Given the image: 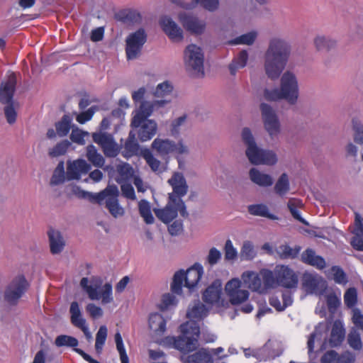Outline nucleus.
Here are the masks:
<instances>
[{
    "label": "nucleus",
    "mask_w": 363,
    "mask_h": 363,
    "mask_svg": "<svg viewBox=\"0 0 363 363\" xmlns=\"http://www.w3.org/2000/svg\"><path fill=\"white\" fill-rule=\"evenodd\" d=\"M88 160L92 163V164L97 167H101L104 166L105 160L103 156L98 152L96 147L93 145H89L86 147V155Z\"/></svg>",
    "instance_id": "nucleus-44"
},
{
    "label": "nucleus",
    "mask_w": 363,
    "mask_h": 363,
    "mask_svg": "<svg viewBox=\"0 0 363 363\" xmlns=\"http://www.w3.org/2000/svg\"><path fill=\"white\" fill-rule=\"evenodd\" d=\"M179 19L182 26L192 33L201 34L206 28V23L194 16L181 13Z\"/></svg>",
    "instance_id": "nucleus-24"
},
{
    "label": "nucleus",
    "mask_w": 363,
    "mask_h": 363,
    "mask_svg": "<svg viewBox=\"0 0 363 363\" xmlns=\"http://www.w3.org/2000/svg\"><path fill=\"white\" fill-rule=\"evenodd\" d=\"M241 278L250 289L259 294H264L262 279L257 273L247 271L242 273Z\"/></svg>",
    "instance_id": "nucleus-30"
},
{
    "label": "nucleus",
    "mask_w": 363,
    "mask_h": 363,
    "mask_svg": "<svg viewBox=\"0 0 363 363\" xmlns=\"http://www.w3.org/2000/svg\"><path fill=\"white\" fill-rule=\"evenodd\" d=\"M16 84V77L11 75L6 82L1 83L0 87V102L6 105L4 111L6 121L9 124H13L17 117L13 101Z\"/></svg>",
    "instance_id": "nucleus-8"
},
{
    "label": "nucleus",
    "mask_w": 363,
    "mask_h": 363,
    "mask_svg": "<svg viewBox=\"0 0 363 363\" xmlns=\"http://www.w3.org/2000/svg\"><path fill=\"white\" fill-rule=\"evenodd\" d=\"M72 121V117L65 114L62 116L60 121L56 123V132L60 137L66 136L69 133L71 128Z\"/></svg>",
    "instance_id": "nucleus-47"
},
{
    "label": "nucleus",
    "mask_w": 363,
    "mask_h": 363,
    "mask_svg": "<svg viewBox=\"0 0 363 363\" xmlns=\"http://www.w3.org/2000/svg\"><path fill=\"white\" fill-rule=\"evenodd\" d=\"M70 145L71 143L67 140L61 141L49 150V155L52 157L63 155L67 152Z\"/></svg>",
    "instance_id": "nucleus-56"
},
{
    "label": "nucleus",
    "mask_w": 363,
    "mask_h": 363,
    "mask_svg": "<svg viewBox=\"0 0 363 363\" xmlns=\"http://www.w3.org/2000/svg\"><path fill=\"white\" fill-rule=\"evenodd\" d=\"M242 138L247 145L246 155L252 164L273 165L277 162L276 154L272 151L259 148L248 128L242 129Z\"/></svg>",
    "instance_id": "nucleus-5"
},
{
    "label": "nucleus",
    "mask_w": 363,
    "mask_h": 363,
    "mask_svg": "<svg viewBox=\"0 0 363 363\" xmlns=\"http://www.w3.org/2000/svg\"><path fill=\"white\" fill-rule=\"evenodd\" d=\"M89 279L83 277L80 281V286L83 290L87 294L88 297L92 300H101V303L104 305L112 303L113 301V286L112 284L107 282L104 284L101 288L102 280L101 279L91 280V284H89Z\"/></svg>",
    "instance_id": "nucleus-7"
},
{
    "label": "nucleus",
    "mask_w": 363,
    "mask_h": 363,
    "mask_svg": "<svg viewBox=\"0 0 363 363\" xmlns=\"http://www.w3.org/2000/svg\"><path fill=\"white\" fill-rule=\"evenodd\" d=\"M185 363H213L211 354L205 349H201L196 352L187 356Z\"/></svg>",
    "instance_id": "nucleus-40"
},
{
    "label": "nucleus",
    "mask_w": 363,
    "mask_h": 363,
    "mask_svg": "<svg viewBox=\"0 0 363 363\" xmlns=\"http://www.w3.org/2000/svg\"><path fill=\"white\" fill-rule=\"evenodd\" d=\"M354 215L355 228L353 231L354 236L351 241V245L355 250L363 251V218L357 212Z\"/></svg>",
    "instance_id": "nucleus-29"
},
{
    "label": "nucleus",
    "mask_w": 363,
    "mask_h": 363,
    "mask_svg": "<svg viewBox=\"0 0 363 363\" xmlns=\"http://www.w3.org/2000/svg\"><path fill=\"white\" fill-rule=\"evenodd\" d=\"M142 156L153 172H162L160 169V161L153 155L150 150L147 148L143 150L142 151Z\"/></svg>",
    "instance_id": "nucleus-53"
},
{
    "label": "nucleus",
    "mask_w": 363,
    "mask_h": 363,
    "mask_svg": "<svg viewBox=\"0 0 363 363\" xmlns=\"http://www.w3.org/2000/svg\"><path fill=\"white\" fill-rule=\"evenodd\" d=\"M208 314V309L198 301L192 308H189L187 311V316L191 319H199L201 320Z\"/></svg>",
    "instance_id": "nucleus-46"
},
{
    "label": "nucleus",
    "mask_w": 363,
    "mask_h": 363,
    "mask_svg": "<svg viewBox=\"0 0 363 363\" xmlns=\"http://www.w3.org/2000/svg\"><path fill=\"white\" fill-rule=\"evenodd\" d=\"M222 296V282L215 280L203 293V301L209 305L218 304Z\"/></svg>",
    "instance_id": "nucleus-26"
},
{
    "label": "nucleus",
    "mask_w": 363,
    "mask_h": 363,
    "mask_svg": "<svg viewBox=\"0 0 363 363\" xmlns=\"http://www.w3.org/2000/svg\"><path fill=\"white\" fill-rule=\"evenodd\" d=\"M172 4L184 9L190 10L200 4L202 7L208 11H214L218 9L219 0H191L190 2H186L185 0H169Z\"/></svg>",
    "instance_id": "nucleus-27"
},
{
    "label": "nucleus",
    "mask_w": 363,
    "mask_h": 363,
    "mask_svg": "<svg viewBox=\"0 0 363 363\" xmlns=\"http://www.w3.org/2000/svg\"><path fill=\"white\" fill-rule=\"evenodd\" d=\"M55 344L58 347H72L75 352L82 356V358L89 363H100L99 361L93 359L89 354H86L82 350L77 348L79 341L74 337L67 335H60L55 338Z\"/></svg>",
    "instance_id": "nucleus-22"
},
{
    "label": "nucleus",
    "mask_w": 363,
    "mask_h": 363,
    "mask_svg": "<svg viewBox=\"0 0 363 363\" xmlns=\"http://www.w3.org/2000/svg\"><path fill=\"white\" fill-rule=\"evenodd\" d=\"M325 300L329 312L334 314L341 304V291L337 289L325 295Z\"/></svg>",
    "instance_id": "nucleus-42"
},
{
    "label": "nucleus",
    "mask_w": 363,
    "mask_h": 363,
    "mask_svg": "<svg viewBox=\"0 0 363 363\" xmlns=\"http://www.w3.org/2000/svg\"><path fill=\"white\" fill-rule=\"evenodd\" d=\"M250 214L255 216L267 218L272 220H279V217L269 212V208L264 203L250 205L247 207Z\"/></svg>",
    "instance_id": "nucleus-36"
},
{
    "label": "nucleus",
    "mask_w": 363,
    "mask_h": 363,
    "mask_svg": "<svg viewBox=\"0 0 363 363\" xmlns=\"http://www.w3.org/2000/svg\"><path fill=\"white\" fill-rule=\"evenodd\" d=\"M180 335L167 337L166 342L183 353L194 351L198 347L200 327L196 321H187L180 325Z\"/></svg>",
    "instance_id": "nucleus-3"
},
{
    "label": "nucleus",
    "mask_w": 363,
    "mask_h": 363,
    "mask_svg": "<svg viewBox=\"0 0 363 363\" xmlns=\"http://www.w3.org/2000/svg\"><path fill=\"white\" fill-rule=\"evenodd\" d=\"M184 61L186 68L194 74L203 76V53L200 47L194 44L188 45L184 51Z\"/></svg>",
    "instance_id": "nucleus-10"
},
{
    "label": "nucleus",
    "mask_w": 363,
    "mask_h": 363,
    "mask_svg": "<svg viewBox=\"0 0 363 363\" xmlns=\"http://www.w3.org/2000/svg\"><path fill=\"white\" fill-rule=\"evenodd\" d=\"M155 216L164 223H169L177 217L179 213L183 218H187L189 213L185 204L180 205L179 202L168 199L167 205L163 208H155Z\"/></svg>",
    "instance_id": "nucleus-14"
},
{
    "label": "nucleus",
    "mask_w": 363,
    "mask_h": 363,
    "mask_svg": "<svg viewBox=\"0 0 363 363\" xmlns=\"http://www.w3.org/2000/svg\"><path fill=\"white\" fill-rule=\"evenodd\" d=\"M256 255L252 243L250 241L244 242L240 250V256L242 259L251 260Z\"/></svg>",
    "instance_id": "nucleus-59"
},
{
    "label": "nucleus",
    "mask_w": 363,
    "mask_h": 363,
    "mask_svg": "<svg viewBox=\"0 0 363 363\" xmlns=\"http://www.w3.org/2000/svg\"><path fill=\"white\" fill-rule=\"evenodd\" d=\"M248 60V54L246 50L240 51L228 65L231 75H235L238 70L245 67Z\"/></svg>",
    "instance_id": "nucleus-38"
},
{
    "label": "nucleus",
    "mask_w": 363,
    "mask_h": 363,
    "mask_svg": "<svg viewBox=\"0 0 363 363\" xmlns=\"http://www.w3.org/2000/svg\"><path fill=\"white\" fill-rule=\"evenodd\" d=\"M71 323L77 328L87 325L86 319L83 317L81 308L77 301L71 303L69 308Z\"/></svg>",
    "instance_id": "nucleus-33"
},
{
    "label": "nucleus",
    "mask_w": 363,
    "mask_h": 363,
    "mask_svg": "<svg viewBox=\"0 0 363 363\" xmlns=\"http://www.w3.org/2000/svg\"><path fill=\"white\" fill-rule=\"evenodd\" d=\"M301 260L304 264L312 266L319 270L323 269L326 266L325 259L320 255H317L315 250L311 248H308L302 252Z\"/></svg>",
    "instance_id": "nucleus-28"
},
{
    "label": "nucleus",
    "mask_w": 363,
    "mask_h": 363,
    "mask_svg": "<svg viewBox=\"0 0 363 363\" xmlns=\"http://www.w3.org/2000/svg\"><path fill=\"white\" fill-rule=\"evenodd\" d=\"M325 329V323L323 322L319 323L315 326L314 330L308 336L307 341V348L309 354L313 352L315 341H319L322 339Z\"/></svg>",
    "instance_id": "nucleus-37"
},
{
    "label": "nucleus",
    "mask_w": 363,
    "mask_h": 363,
    "mask_svg": "<svg viewBox=\"0 0 363 363\" xmlns=\"http://www.w3.org/2000/svg\"><path fill=\"white\" fill-rule=\"evenodd\" d=\"M291 53V45L281 38H273L269 40L264 56V68L267 75L277 79L284 69Z\"/></svg>",
    "instance_id": "nucleus-1"
},
{
    "label": "nucleus",
    "mask_w": 363,
    "mask_h": 363,
    "mask_svg": "<svg viewBox=\"0 0 363 363\" xmlns=\"http://www.w3.org/2000/svg\"><path fill=\"white\" fill-rule=\"evenodd\" d=\"M277 285L286 289H296L298 286V276L288 266H277L274 269Z\"/></svg>",
    "instance_id": "nucleus-20"
},
{
    "label": "nucleus",
    "mask_w": 363,
    "mask_h": 363,
    "mask_svg": "<svg viewBox=\"0 0 363 363\" xmlns=\"http://www.w3.org/2000/svg\"><path fill=\"white\" fill-rule=\"evenodd\" d=\"M163 31L174 42L181 41L183 39L182 28L169 17L164 16L160 21Z\"/></svg>",
    "instance_id": "nucleus-25"
},
{
    "label": "nucleus",
    "mask_w": 363,
    "mask_h": 363,
    "mask_svg": "<svg viewBox=\"0 0 363 363\" xmlns=\"http://www.w3.org/2000/svg\"><path fill=\"white\" fill-rule=\"evenodd\" d=\"M302 205V201L295 198L290 199L287 203V207L294 218L308 225V223L301 216V212L298 210V208L301 207Z\"/></svg>",
    "instance_id": "nucleus-43"
},
{
    "label": "nucleus",
    "mask_w": 363,
    "mask_h": 363,
    "mask_svg": "<svg viewBox=\"0 0 363 363\" xmlns=\"http://www.w3.org/2000/svg\"><path fill=\"white\" fill-rule=\"evenodd\" d=\"M138 209L140 215L143 218L147 224L154 223V217L151 212L150 203L147 200L142 199L139 201Z\"/></svg>",
    "instance_id": "nucleus-48"
},
{
    "label": "nucleus",
    "mask_w": 363,
    "mask_h": 363,
    "mask_svg": "<svg viewBox=\"0 0 363 363\" xmlns=\"http://www.w3.org/2000/svg\"><path fill=\"white\" fill-rule=\"evenodd\" d=\"M260 109L266 130L271 138L277 136L280 131V123L275 111L265 103L261 104Z\"/></svg>",
    "instance_id": "nucleus-18"
},
{
    "label": "nucleus",
    "mask_w": 363,
    "mask_h": 363,
    "mask_svg": "<svg viewBox=\"0 0 363 363\" xmlns=\"http://www.w3.org/2000/svg\"><path fill=\"white\" fill-rule=\"evenodd\" d=\"M151 147L160 155L165 156L170 153L185 155L189 152V149L182 141L175 143L169 139L155 138L152 143Z\"/></svg>",
    "instance_id": "nucleus-15"
},
{
    "label": "nucleus",
    "mask_w": 363,
    "mask_h": 363,
    "mask_svg": "<svg viewBox=\"0 0 363 363\" xmlns=\"http://www.w3.org/2000/svg\"><path fill=\"white\" fill-rule=\"evenodd\" d=\"M346 330L342 320L337 319L332 323L328 343L330 347H338L345 339Z\"/></svg>",
    "instance_id": "nucleus-23"
},
{
    "label": "nucleus",
    "mask_w": 363,
    "mask_h": 363,
    "mask_svg": "<svg viewBox=\"0 0 363 363\" xmlns=\"http://www.w3.org/2000/svg\"><path fill=\"white\" fill-rule=\"evenodd\" d=\"M167 102L166 100H157L153 102L143 101L139 108L135 111L130 125L142 143L150 140L157 133V123L154 120L148 119L154 108L163 106Z\"/></svg>",
    "instance_id": "nucleus-2"
},
{
    "label": "nucleus",
    "mask_w": 363,
    "mask_h": 363,
    "mask_svg": "<svg viewBox=\"0 0 363 363\" xmlns=\"http://www.w3.org/2000/svg\"><path fill=\"white\" fill-rule=\"evenodd\" d=\"M120 20L128 25L140 24L142 21V16L139 11L135 9H126L119 13Z\"/></svg>",
    "instance_id": "nucleus-39"
},
{
    "label": "nucleus",
    "mask_w": 363,
    "mask_h": 363,
    "mask_svg": "<svg viewBox=\"0 0 363 363\" xmlns=\"http://www.w3.org/2000/svg\"><path fill=\"white\" fill-rule=\"evenodd\" d=\"M117 172L118 174V177L116 179V182L118 184L128 182L134 174L133 167L128 163L119 164L117 167Z\"/></svg>",
    "instance_id": "nucleus-45"
},
{
    "label": "nucleus",
    "mask_w": 363,
    "mask_h": 363,
    "mask_svg": "<svg viewBox=\"0 0 363 363\" xmlns=\"http://www.w3.org/2000/svg\"><path fill=\"white\" fill-rule=\"evenodd\" d=\"M290 189V183L289 177L286 173H283L274 186L275 192L280 196H285Z\"/></svg>",
    "instance_id": "nucleus-50"
},
{
    "label": "nucleus",
    "mask_w": 363,
    "mask_h": 363,
    "mask_svg": "<svg viewBox=\"0 0 363 363\" xmlns=\"http://www.w3.org/2000/svg\"><path fill=\"white\" fill-rule=\"evenodd\" d=\"M347 343L354 350H361L362 342L361 335L357 329H352L347 335Z\"/></svg>",
    "instance_id": "nucleus-54"
},
{
    "label": "nucleus",
    "mask_w": 363,
    "mask_h": 363,
    "mask_svg": "<svg viewBox=\"0 0 363 363\" xmlns=\"http://www.w3.org/2000/svg\"><path fill=\"white\" fill-rule=\"evenodd\" d=\"M256 37L257 33L255 32H250L229 41V43L232 45H251L254 43Z\"/></svg>",
    "instance_id": "nucleus-57"
},
{
    "label": "nucleus",
    "mask_w": 363,
    "mask_h": 363,
    "mask_svg": "<svg viewBox=\"0 0 363 363\" xmlns=\"http://www.w3.org/2000/svg\"><path fill=\"white\" fill-rule=\"evenodd\" d=\"M249 175L251 181L258 186L267 187L273 184V179L269 174H264L256 168H252Z\"/></svg>",
    "instance_id": "nucleus-35"
},
{
    "label": "nucleus",
    "mask_w": 363,
    "mask_h": 363,
    "mask_svg": "<svg viewBox=\"0 0 363 363\" xmlns=\"http://www.w3.org/2000/svg\"><path fill=\"white\" fill-rule=\"evenodd\" d=\"M168 183L172 187V192L168 194V199L185 204L182 200L188 191V185L186 179L182 173L176 172L168 180Z\"/></svg>",
    "instance_id": "nucleus-17"
},
{
    "label": "nucleus",
    "mask_w": 363,
    "mask_h": 363,
    "mask_svg": "<svg viewBox=\"0 0 363 363\" xmlns=\"http://www.w3.org/2000/svg\"><path fill=\"white\" fill-rule=\"evenodd\" d=\"M49 242L50 247V252L52 254H58L61 252L65 247V241L58 230L50 229L48 232Z\"/></svg>",
    "instance_id": "nucleus-32"
},
{
    "label": "nucleus",
    "mask_w": 363,
    "mask_h": 363,
    "mask_svg": "<svg viewBox=\"0 0 363 363\" xmlns=\"http://www.w3.org/2000/svg\"><path fill=\"white\" fill-rule=\"evenodd\" d=\"M332 277L336 284L345 285L348 280L345 272L339 266H333L328 271V277Z\"/></svg>",
    "instance_id": "nucleus-52"
},
{
    "label": "nucleus",
    "mask_w": 363,
    "mask_h": 363,
    "mask_svg": "<svg viewBox=\"0 0 363 363\" xmlns=\"http://www.w3.org/2000/svg\"><path fill=\"white\" fill-rule=\"evenodd\" d=\"M177 304L176 297L172 294H165L162 296L161 303L159 307L161 311H165L172 306H175Z\"/></svg>",
    "instance_id": "nucleus-62"
},
{
    "label": "nucleus",
    "mask_w": 363,
    "mask_h": 363,
    "mask_svg": "<svg viewBox=\"0 0 363 363\" xmlns=\"http://www.w3.org/2000/svg\"><path fill=\"white\" fill-rule=\"evenodd\" d=\"M242 282L239 279H233L227 282L225 290L233 305L240 304L249 297V292L241 289Z\"/></svg>",
    "instance_id": "nucleus-19"
},
{
    "label": "nucleus",
    "mask_w": 363,
    "mask_h": 363,
    "mask_svg": "<svg viewBox=\"0 0 363 363\" xmlns=\"http://www.w3.org/2000/svg\"><path fill=\"white\" fill-rule=\"evenodd\" d=\"M135 133L130 131L127 140L123 147L122 155L125 158L138 155L140 149L139 144L135 139Z\"/></svg>",
    "instance_id": "nucleus-34"
},
{
    "label": "nucleus",
    "mask_w": 363,
    "mask_h": 363,
    "mask_svg": "<svg viewBox=\"0 0 363 363\" xmlns=\"http://www.w3.org/2000/svg\"><path fill=\"white\" fill-rule=\"evenodd\" d=\"M301 251V247L296 246L294 248L289 245H281L277 249V253L281 259H294Z\"/></svg>",
    "instance_id": "nucleus-51"
},
{
    "label": "nucleus",
    "mask_w": 363,
    "mask_h": 363,
    "mask_svg": "<svg viewBox=\"0 0 363 363\" xmlns=\"http://www.w3.org/2000/svg\"><path fill=\"white\" fill-rule=\"evenodd\" d=\"M263 293L266 294L269 289H274L277 285V277L273 272L269 269H262L260 272Z\"/></svg>",
    "instance_id": "nucleus-41"
},
{
    "label": "nucleus",
    "mask_w": 363,
    "mask_h": 363,
    "mask_svg": "<svg viewBox=\"0 0 363 363\" xmlns=\"http://www.w3.org/2000/svg\"><path fill=\"white\" fill-rule=\"evenodd\" d=\"M203 274V267L199 263H195L186 272L181 269L177 272L171 284V291L176 294H181L184 281V287L187 288L190 292L194 291L198 286V284Z\"/></svg>",
    "instance_id": "nucleus-6"
},
{
    "label": "nucleus",
    "mask_w": 363,
    "mask_h": 363,
    "mask_svg": "<svg viewBox=\"0 0 363 363\" xmlns=\"http://www.w3.org/2000/svg\"><path fill=\"white\" fill-rule=\"evenodd\" d=\"M352 127L354 132V140L355 143L363 144V125L356 118L352 120Z\"/></svg>",
    "instance_id": "nucleus-64"
},
{
    "label": "nucleus",
    "mask_w": 363,
    "mask_h": 363,
    "mask_svg": "<svg viewBox=\"0 0 363 363\" xmlns=\"http://www.w3.org/2000/svg\"><path fill=\"white\" fill-rule=\"evenodd\" d=\"M314 43L318 50H328L333 47L335 42L325 36H317L314 40Z\"/></svg>",
    "instance_id": "nucleus-61"
},
{
    "label": "nucleus",
    "mask_w": 363,
    "mask_h": 363,
    "mask_svg": "<svg viewBox=\"0 0 363 363\" xmlns=\"http://www.w3.org/2000/svg\"><path fill=\"white\" fill-rule=\"evenodd\" d=\"M67 179L66 172H65L64 162L61 161L58 163L50 179L52 186H57L65 182Z\"/></svg>",
    "instance_id": "nucleus-49"
},
{
    "label": "nucleus",
    "mask_w": 363,
    "mask_h": 363,
    "mask_svg": "<svg viewBox=\"0 0 363 363\" xmlns=\"http://www.w3.org/2000/svg\"><path fill=\"white\" fill-rule=\"evenodd\" d=\"M225 259L227 261L235 260L238 257V251L234 247L232 241L228 239L226 240L224 247Z\"/></svg>",
    "instance_id": "nucleus-63"
},
{
    "label": "nucleus",
    "mask_w": 363,
    "mask_h": 363,
    "mask_svg": "<svg viewBox=\"0 0 363 363\" xmlns=\"http://www.w3.org/2000/svg\"><path fill=\"white\" fill-rule=\"evenodd\" d=\"M149 328L156 335H162L166 330V320L163 316L158 313H153L150 315Z\"/></svg>",
    "instance_id": "nucleus-31"
},
{
    "label": "nucleus",
    "mask_w": 363,
    "mask_h": 363,
    "mask_svg": "<svg viewBox=\"0 0 363 363\" xmlns=\"http://www.w3.org/2000/svg\"><path fill=\"white\" fill-rule=\"evenodd\" d=\"M301 284L307 294L318 296L325 295L328 288L327 281L316 273L305 272L302 276Z\"/></svg>",
    "instance_id": "nucleus-13"
},
{
    "label": "nucleus",
    "mask_w": 363,
    "mask_h": 363,
    "mask_svg": "<svg viewBox=\"0 0 363 363\" xmlns=\"http://www.w3.org/2000/svg\"><path fill=\"white\" fill-rule=\"evenodd\" d=\"M29 288V283L23 274L13 277L4 291V299L10 305L17 304L18 300Z\"/></svg>",
    "instance_id": "nucleus-9"
},
{
    "label": "nucleus",
    "mask_w": 363,
    "mask_h": 363,
    "mask_svg": "<svg viewBox=\"0 0 363 363\" xmlns=\"http://www.w3.org/2000/svg\"><path fill=\"white\" fill-rule=\"evenodd\" d=\"M118 196V189L116 185H108L104 190L98 194L82 191L79 195L83 199L99 204L105 200L106 208L115 218L123 216L125 213L123 208L119 204Z\"/></svg>",
    "instance_id": "nucleus-4"
},
{
    "label": "nucleus",
    "mask_w": 363,
    "mask_h": 363,
    "mask_svg": "<svg viewBox=\"0 0 363 363\" xmlns=\"http://www.w3.org/2000/svg\"><path fill=\"white\" fill-rule=\"evenodd\" d=\"M345 304L347 308H353L357 302V291L354 287L349 288L344 294Z\"/></svg>",
    "instance_id": "nucleus-58"
},
{
    "label": "nucleus",
    "mask_w": 363,
    "mask_h": 363,
    "mask_svg": "<svg viewBox=\"0 0 363 363\" xmlns=\"http://www.w3.org/2000/svg\"><path fill=\"white\" fill-rule=\"evenodd\" d=\"M147 41V33L144 28H139L130 33L125 40V54L128 60L138 58Z\"/></svg>",
    "instance_id": "nucleus-12"
},
{
    "label": "nucleus",
    "mask_w": 363,
    "mask_h": 363,
    "mask_svg": "<svg viewBox=\"0 0 363 363\" xmlns=\"http://www.w3.org/2000/svg\"><path fill=\"white\" fill-rule=\"evenodd\" d=\"M92 138L94 142L101 147L106 157H115L120 152V147L112 134L100 131L94 133Z\"/></svg>",
    "instance_id": "nucleus-16"
},
{
    "label": "nucleus",
    "mask_w": 363,
    "mask_h": 363,
    "mask_svg": "<svg viewBox=\"0 0 363 363\" xmlns=\"http://www.w3.org/2000/svg\"><path fill=\"white\" fill-rule=\"evenodd\" d=\"M106 337L107 328L105 325H101L96 335L95 350L98 354L102 352Z\"/></svg>",
    "instance_id": "nucleus-55"
},
{
    "label": "nucleus",
    "mask_w": 363,
    "mask_h": 363,
    "mask_svg": "<svg viewBox=\"0 0 363 363\" xmlns=\"http://www.w3.org/2000/svg\"><path fill=\"white\" fill-rule=\"evenodd\" d=\"M280 90L284 99L290 104H295L299 95V86L296 76L290 71L285 72L281 77Z\"/></svg>",
    "instance_id": "nucleus-11"
},
{
    "label": "nucleus",
    "mask_w": 363,
    "mask_h": 363,
    "mask_svg": "<svg viewBox=\"0 0 363 363\" xmlns=\"http://www.w3.org/2000/svg\"><path fill=\"white\" fill-rule=\"evenodd\" d=\"M91 169V165L83 159L67 161L66 178L67 181L79 180Z\"/></svg>",
    "instance_id": "nucleus-21"
},
{
    "label": "nucleus",
    "mask_w": 363,
    "mask_h": 363,
    "mask_svg": "<svg viewBox=\"0 0 363 363\" xmlns=\"http://www.w3.org/2000/svg\"><path fill=\"white\" fill-rule=\"evenodd\" d=\"M172 90V84L169 82L165 81L157 86L154 95L157 97H164L169 94Z\"/></svg>",
    "instance_id": "nucleus-60"
}]
</instances>
